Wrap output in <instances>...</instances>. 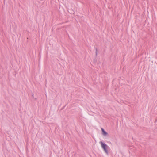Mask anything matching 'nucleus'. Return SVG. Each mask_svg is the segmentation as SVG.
I'll use <instances>...</instances> for the list:
<instances>
[{
  "mask_svg": "<svg viewBox=\"0 0 157 157\" xmlns=\"http://www.w3.org/2000/svg\"><path fill=\"white\" fill-rule=\"evenodd\" d=\"M100 143L101 145L102 148L104 149L105 151L107 153H108V151L107 150V148L108 147L107 145L103 143L101 141L100 142Z\"/></svg>",
  "mask_w": 157,
  "mask_h": 157,
  "instance_id": "f257e3e1",
  "label": "nucleus"
},
{
  "mask_svg": "<svg viewBox=\"0 0 157 157\" xmlns=\"http://www.w3.org/2000/svg\"><path fill=\"white\" fill-rule=\"evenodd\" d=\"M101 130L104 136H106L107 135V133L106 132L104 129L103 128L101 129Z\"/></svg>",
  "mask_w": 157,
  "mask_h": 157,
  "instance_id": "f03ea898",
  "label": "nucleus"
},
{
  "mask_svg": "<svg viewBox=\"0 0 157 157\" xmlns=\"http://www.w3.org/2000/svg\"><path fill=\"white\" fill-rule=\"evenodd\" d=\"M94 48L95 50V54L96 56H97V53H98V50L97 48L95 47Z\"/></svg>",
  "mask_w": 157,
  "mask_h": 157,
  "instance_id": "7ed1b4c3",
  "label": "nucleus"
}]
</instances>
